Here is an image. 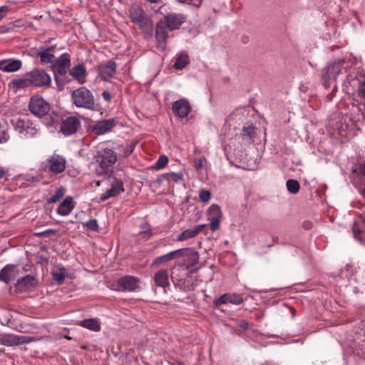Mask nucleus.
I'll use <instances>...</instances> for the list:
<instances>
[{
	"instance_id": "obj_1",
	"label": "nucleus",
	"mask_w": 365,
	"mask_h": 365,
	"mask_svg": "<svg viewBox=\"0 0 365 365\" xmlns=\"http://www.w3.org/2000/svg\"><path fill=\"white\" fill-rule=\"evenodd\" d=\"M129 16L133 24L138 26L145 38L153 35V24L148 15L138 4H133L129 9Z\"/></svg>"
},
{
	"instance_id": "obj_2",
	"label": "nucleus",
	"mask_w": 365,
	"mask_h": 365,
	"mask_svg": "<svg viewBox=\"0 0 365 365\" xmlns=\"http://www.w3.org/2000/svg\"><path fill=\"white\" fill-rule=\"evenodd\" d=\"M29 109L32 114L39 118L49 114L51 117L49 124L51 125L54 124L59 119V115L56 111L50 113V104L39 96L31 97L29 104Z\"/></svg>"
},
{
	"instance_id": "obj_3",
	"label": "nucleus",
	"mask_w": 365,
	"mask_h": 365,
	"mask_svg": "<svg viewBox=\"0 0 365 365\" xmlns=\"http://www.w3.org/2000/svg\"><path fill=\"white\" fill-rule=\"evenodd\" d=\"M71 99L77 108L93 110L95 100L92 92L86 87L78 88L71 93Z\"/></svg>"
},
{
	"instance_id": "obj_4",
	"label": "nucleus",
	"mask_w": 365,
	"mask_h": 365,
	"mask_svg": "<svg viewBox=\"0 0 365 365\" xmlns=\"http://www.w3.org/2000/svg\"><path fill=\"white\" fill-rule=\"evenodd\" d=\"M11 123L22 137L31 138L37 133L36 125L28 118H16L11 120Z\"/></svg>"
},
{
	"instance_id": "obj_5",
	"label": "nucleus",
	"mask_w": 365,
	"mask_h": 365,
	"mask_svg": "<svg viewBox=\"0 0 365 365\" xmlns=\"http://www.w3.org/2000/svg\"><path fill=\"white\" fill-rule=\"evenodd\" d=\"M344 69L341 62L338 59L328 64L322 71V79L326 87H329L331 83L335 81L337 76L342 73Z\"/></svg>"
},
{
	"instance_id": "obj_6",
	"label": "nucleus",
	"mask_w": 365,
	"mask_h": 365,
	"mask_svg": "<svg viewBox=\"0 0 365 365\" xmlns=\"http://www.w3.org/2000/svg\"><path fill=\"white\" fill-rule=\"evenodd\" d=\"M66 158L57 153H53L44 162L45 169L53 174H59L63 173L66 169Z\"/></svg>"
},
{
	"instance_id": "obj_7",
	"label": "nucleus",
	"mask_w": 365,
	"mask_h": 365,
	"mask_svg": "<svg viewBox=\"0 0 365 365\" xmlns=\"http://www.w3.org/2000/svg\"><path fill=\"white\" fill-rule=\"evenodd\" d=\"M29 77L31 86L36 87H43L50 85L51 82V76L43 69L36 68L27 73Z\"/></svg>"
},
{
	"instance_id": "obj_8",
	"label": "nucleus",
	"mask_w": 365,
	"mask_h": 365,
	"mask_svg": "<svg viewBox=\"0 0 365 365\" xmlns=\"http://www.w3.org/2000/svg\"><path fill=\"white\" fill-rule=\"evenodd\" d=\"M365 75L361 73H351L347 75L344 82V87L348 94H354L359 90Z\"/></svg>"
},
{
	"instance_id": "obj_9",
	"label": "nucleus",
	"mask_w": 365,
	"mask_h": 365,
	"mask_svg": "<svg viewBox=\"0 0 365 365\" xmlns=\"http://www.w3.org/2000/svg\"><path fill=\"white\" fill-rule=\"evenodd\" d=\"M81 122L76 116H68L63 119L60 126V133L68 136L76 133Z\"/></svg>"
},
{
	"instance_id": "obj_10",
	"label": "nucleus",
	"mask_w": 365,
	"mask_h": 365,
	"mask_svg": "<svg viewBox=\"0 0 365 365\" xmlns=\"http://www.w3.org/2000/svg\"><path fill=\"white\" fill-rule=\"evenodd\" d=\"M207 218L210 220V229L212 232L217 230L220 227L222 213L220 206L217 204L211 205L207 210Z\"/></svg>"
},
{
	"instance_id": "obj_11",
	"label": "nucleus",
	"mask_w": 365,
	"mask_h": 365,
	"mask_svg": "<svg viewBox=\"0 0 365 365\" xmlns=\"http://www.w3.org/2000/svg\"><path fill=\"white\" fill-rule=\"evenodd\" d=\"M31 341L30 337L12 334H0V344L6 346H17Z\"/></svg>"
},
{
	"instance_id": "obj_12",
	"label": "nucleus",
	"mask_w": 365,
	"mask_h": 365,
	"mask_svg": "<svg viewBox=\"0 0 365 365\" xmlns=\"http://www.w3.org/2000/svg\"><path fill=\"white\" fill-rule=\"evenodd\" d=\"M139 280L133 276H125L117 282L118 290L121 292H134L139 287Z\"/></svg>"
},
{
	"instance_id": "obj_13",
	"label": "nucleus",
	"mask_w": 365,
	"mask_h": 365,
	"mask_svg": "<svg viewBox=\"0 0 365 365\" xmlns=\"http://www.w3.org/2000/svg\"><path fill=\"white\" fill-rule=\"evenodd\" d=\"M116 63L113 61H108L101 63L98 67V76L102 81H109L116 71Z\"/></svg>"
},
{
	"instance_id": "obj_14",
	"label": "nucleus",
	"mask_w": 365,
	"mask_h": 365,
	"mask_svg": "<svg viewBox=\"0 0 365 365\" xmlns=\"http://www.w3.org/2000/svg\"><path fill=\"white\" fill-rule=\"evenodd\" d=\"M242 302L243 297L242 295L236 293H226L213 301V307L215 308H217L222 304H226L228 303L239 305Z\"/></svg>"
},
{
	"instance_id": "obj_15",
	"label": "nucleus",
	"mask_w": 365,
	"mask_h": 365,
	"mask_svg": "<svg viewBox=\"0 0 365 365\" xmlns=\"http://www.w3.org/2000/svg\"><path fill=\"white\" fill-rule=\"evenodd\" d=\"M352 233L354 239L365 245V212L359 217V221L352 227Z\"/></svg>"
},
{
	"instance_id": "obj_16",
	"label": "nucleus",
	"mask_w": 365,
	"mask_h": 365,
	"mask_svg": "<svg viewBox=\"0 0 365 365\" xmlns=\"http://www.w3.org/2000/svg\"><path fill=\"white\" fill-rule=\"evenodd\" d=\"M172 109L176 116L184 118L190 113L191 106L186 99L182 98L173 103Z\"/></svg>"
},
{
	"instance_id": "obj_17",
	"label": "nucleus",
	"mask_w": 365,
	"mask_h": 365,
	"mask_svg": "<svg viewBox=\"0 0 365 365\" xmlns=\"http://www.w3.org/2000/svg\"><path fill=\"white\" fill-rule=\"evenodd\" d=\"M124 192L123 182L122 180L115 179L114 182L111 185V187L106 190V192L102 194L100 199L102 202L106 200L115 197Z\"/></svg>"
},
{
	"instance_id": "obj_18",
	"label": "nucleus",
	"mask_w": 365,
	"mask_h": 365,
	"mask_svg": "<svg viewBox=\"0 0 365 365\" xmlns=\"http://www.w3.org/2000/svg\"><path fill=\"white\" fill-rule=\"evenodd\" d=\"M115 125L113 118L97 121L93 126L92 130L96 135H103L111 130Z\"/></svg>"
},
{
	"instance_id": "obj_19",
	"label": "nucleus",
	"mask_w": 365,
	"mask_h": 365,
	"mask_svg": "<svg viewBox=\"0 0 365 365\" xmlns=\"http://www.w3.org/2000/svg\"><path fill=\"white\" fill-rule=\"evenodd\" d=\"M168 29L172 31L178 29L184 22L185 17L181 14H169L162 19Z\"/></svg>"
},
{
	"instance_id": "obj_20",
	"label": "nucleus",
	"mask_w": 365,
	"mask_h": 365,
	"mask_svg": "<svg viewBox=\"0 0 365 365\" xmlns=\"http://www.w3.org/2000/svg\"><path fill=\"white\" fill-rule=\"evenodd\" d=\"M19 274V271L14 264H6L0 271V280L6 284L14 280Z\"/></svg>"
},
{
	"instance_id": "obj_21",
	"label": "nucleus",
	"mask_w": 365,
	"mask_h": 365,
	"mask_svg": "<svg viewBox=\"0 0 365 365\" xmlns=\"http://www.w3.org/2000/svg\"><path fill=\"white\" fill-rule=\"evenodd\" d=\"M117 157L114 151L110 149L103 150V153L98 156V161L103 170L111 166L116 162Z\"/></svg>"
},
{
	"instance_id": "obj_22",
	"label": "nucleus",
	"mask_w": 365,
	"mask_h": 365,
	"mask_svg": "<svg viewBox=\"0 0 365 365\" xmlns=\"http://www.w3.org/2000/svg\"><path fill=\"white\" fill-rule=\"evenodd\" d=\"M69 74L72 78L80 84H83L86 82L87 71L83 64H78L71 68Z\"/></svg>"
},
{
	"instance_id": "obj_23",
	"label": "nucleus",
	"mask_w": 365,
	"mask_h": 365,
	"mask_svg": "<svg viewBox=\"0 0 365 365\" xmlns=\"http://www.w3.org/2000/svg\"><path fill=\"white\" fill-rule=\"evenodd\" d=\"M206 227V224H202L195 226L192 229L185 230L178 235L177 240L180 242H183L188 239L193 238L196 237L199 233H200Z\"/></svg>"
},
{
	"instance_id": "obj_24",
	"label": "nucleus",
	"mask_w": 365,
	"mask_h": 365,
	"mask_svg": "<svg viewBox=\"0 0 365 365\" xmlns=\"http://www.w3.org/2000/svg\"><path fill=\"white\" fill-rule=\"evenodd\" d=\"M168 30H169L168 26L162 19L156 24L155 37L158 43L162 46L165 45L168 38Z\"/></svg>"
},
{
	"instance_id": "obj_25",
	"label": "nucleus",
	"mask_w": 365,
	"mask_h": 365,
	"mask_svg": "<svg viewBox=\"0 0 365 365\" xmlns=\"http://www.w3.org/2000/svg\"><path fill=\"white\" fill-rule=\"evenodd\" d=\"M71 64L70 56L65 53L61 55L56 61L54 66L59 74L63 75L66 73L67 68Z\"/></svg>"
},
{
	"instance_id": "obj_26",
	"label": "nucleus",
	"mask_w": 365,
	"mask_h": 365,
	"mask_svg": "<svg viewBox=\"0 0 365 365\" xmlns=\"http://www.w3.org/2000/svg\"><path fill=\"white\" fill-rule=\"evenodd\" d=\"M22 63L17 59H8L0 61V70L5 72H15L21 67Z\"/></svg>"
},
{
	"instance_id": "obj_27",
	"label": "nucleus",
	"mask_w": 365,
	"mask_h": 365,
	"mask_svg": "<svg viewBox=\"0 0 365 365\" xmlns=\"http://www.w3.org/2000/svg\"><path fill=\"white\" fill-rule=\"evenodd\" d=\"M76 324L92 331H99L101 328L100 321L97 318L86 319L78 321Z\"/></svg>"
},
{
	"instance_id": "obj_28",
	"label": "nucleus",
	"mask_w": 365,
	"mask_h": 365,
	"mask_svg": "<svg viewBox=\"0 0 365 365\" xmlns=\"http://www.w3.org/2000/svg\"><path fill=\"white\" fill-rule=\"evenodd\" d=\"M74 208L72 197H66L58 205L56 212L61 216L68 215Z\"/></svg>"
},
{
	"instance_id": "obj_29",
	"label": "nucleus",
	"mask_w": 365,
	"mask_h": 365,
	"mask_svg": "<svg viewBox=\"0 0 365 365\" xmlns=\"http://www.w3.org/2000/svg\"><path fill=\"white\" fill-rule=\"evenodd\" d=\"M189 252L185 255L184 266L186 269L194 267L199 261V254L192 248H188Z\"/></svg>"
},
{
	"instance_id": "obj_30",
	"label": "nucleus",
	"mask_w": 365,
	"mask_h": 365,
	"mask_svg": "<svg viewBox=\"0 0 365 365\" xmlns=\"http://www.w3.org/2000/svg\"><path fill=\"white\" fill-rule=\"evenodd\" d=\"M154 282L156 286L165 288L169 285L168 273L165 269L157 272L154 275Z\"/></svg>"
},
{
	"instance_id": "obj_31",
	"label": "nucleus",
	"mask_w": 365,
	"mask_h": 365,
	"mask_svg": "<svg viewBox=\"0 0 365 365\" xmlns=\"http://www.w3.org/2000/svg\"><path fill=\"white\" fill-rule=\"evenodd\" d=\"M52 49L53 47H40L38 56L43 63H49L53 61L54 55L51 53Z\"/></svg>"
},
{
	"instance_id": "obj_32",
	"label": "nucleus",
	"mask_w": 365,
	"mask_h": 365,
	"mask_svg": "<svg viewBox=\"0 0 365 365\" xmlns=\"http://www.w3.org/2000/svg\"><path fill=\"white\" fill-rule=\"evenodd\" d=\"M11 84L16 90L24 89L31 86L30 78L27 76V73L24 75V78L13 79Z\"/></svg>"
},
{
	"instance_id": "obj_33",
	"label": "nucleus",
	"mask_w": 365,
	"mask_h": 365,
	"mask_svg": "<svg viewBox=\"0 0 365 365\" xmlns=\"http://www.w3.org/2000/svg\"><path fill=\"white\" fill-rule=\"evenodd\" d=\"M36 284V279L30 274L20 278L17 281V284L23 288L29 289L35 287Z\"/></svg>"
},
{
	"instance_id": "obj_34",
	"label": "nucleus",
	"mask_w": 365,
	"mask_h": 365,
	"mask_svg": "<svg viewBox=\"0 0 365 365\" xmlns=\"http://www.w3.org/2000/svg\"><path fill=\"white\" fill-rule=\"evenodd\" d=\"M189 63V56L186 52H181L176 58L174 64L175 68L177 70L183 69Z\"/></svg>"
},
{
	"instance_id": "obj_35",
	"label": "nucleus",
	"mask_w": 365,
	"mask_h": 365,
	"mask_svg": "<svg viewBox=\"0 0 365 365\" xmlns=\"http://www.w3.org/2000/svg\"><path fill=\"white\" fill-rule=\"evenodd\" d=\"M341 62V66H343V68L345 71L348 68H350L353 66H355L358 64V59L356 56H353L352 54H349L346 56L344 59H338Z\"/></svg>"
},
{
	"instance_id": "obj_36",
	"label": "nucleus",
	"mask_w": 365,
	"mask_h": 365,
	"mask_svg": "<svg viewBox=\"0 0 365 365\" xmlns=\"http://www.w3.org/2000/svg\"><path fill=\"white\" fill-rule=\"evenodd\" d=\"M53 279L59 284H62L66 278V269L63 267H58L52 271Z\"/></svg>"
},
{
	"instance_id": "obj_37",
	"label": "nucleus",
	"mask_w": 365,
	"mask_h": 365,
	"mask_svg": "<svg viewBox=\"0 0 365 365\" xmlns=\"http://www.w3.org/2000/svg\"><path fill=\"white\" fill-rule=\"evenodd\" d=\"M169 178H171L173 180V181L175 182H178L182 180L183 173L182 172H178V173H173L172 172V173H165V174L161 175L159 177L158 180L162 181L163 179L168 180Z\"/></svg>"
},
{
	"instance_id": "obj_38",
	"label": "nucleus",
	"mask_w": 365,
	"mask_h": 365,
	"mask_svg": "<svg viewBox=\"0 0 365 365\" xmlns=\"http://www.w3.org/2000/svg\"><path fill=\"white\" fill-rule=\"evenodd\" d=\"M64 194H65V190L63 187L58 188L56 190L55 194L52 197H51L50 198H48L47 200V203L53 204V203L57 202L58 200H60L63 197Z\"/></svg>"
},
{
	"instance_id": "obj_39",
	"label": "nucleus",
	"mask_w": 365,
	"mask_h": 365,
	"mask_svg": "<svg viewBox=\"0 0 365 365\" xmlns=\"http://www.w3.org/2000/svg\"><path fill=\"white\" fill-rule=\"evenodd\" d=\"M286 185L287 190L292 194H296L299 190L300 185L296 180H288L286 182Z\"/></svg>"
},
{
	"instance_id": "obj_40",
	"label": "nucleus",
	"mask_w": 365,
	"mask_h": 365,
	"mask_svg": "<svg viewBox=\"0 0 365 365\" xmlns=\"http://www.w3.org/2000/svg\"><path fill=\"white\" fill-rule=\"evenodd\" d=\"M352 112H357V115L353 118V120L356 122L364 120V113L362 111V108L359 106L353 105L351 108Z\"/></svg>"
},
{
	"instance_id": "obj_41",
	"label": "nucleus",
	"mask_w": 365,
	"mask_h": 365,
	"mask_svg": "<svg viewBox=\"0 0 365 365\" xmlns=\"http://www.w3.org/2000/svg\"><path fill=\"white\" fill-rule=\"evenodd\" d=\"M168 157L164 155H160L159 157L158 160H157V162L155 163L154 168L156 170H161V169L165 168V166L168 165Z\"/></svg>"
},
{
	"instance_id": "obj_42",
	"label": "nucleus",
	"mask_w": 365,
	"mask_h": 365,
	"mask_svg": "<svg viewBox=\"0 0 365 365\" xmlns=\"http://www.w3.org/2000/svg\"><path fill=\"white\" fill-rule=\"evenodd\" d=\"M83 225L90 231L96 232L98 229V224L96 219L88 220L83 222Z\"/></svg>"
},
{
	"instance_id": "obj_43",
	"label": "nucleus",
	"mask_w": 365,
	"mask_h": 365,
	"mask_svg": "<svg viewBox=\"0 0 365 365\" xmlns=\"http://www.w3.org/2000/svg\"><path fill=\"white\" fill-rule=\"evenodd\" d=\"M140 233L146 235L148 237H152L153 231L150 225L147 222H144L140 225Z\"/></svg>"
},
{
	"instance_id": "obj_44",
	"label": "nucleus",
	"mask_w": 365,
	"mask_h": 365,
	"mask_svg": "<svg viewBox=\"0 0 365 365\" xmlns=\"http://www.w3.org/2000/svg\"><path fill=\"white\" fill-rule=\"evenodd\" d=\"M174 257H173V255L172 253V251L165 254V255H161V256H159L158 257L155 262L156 263H164V262H169L172 259H174Z\"/></svg>"
},
{
	"instance_id": "obj_45",
	"label": "nucleus",
	"mask_w": 365,
	"mask_h": 365,
	"mask_svg": "<svg viewBox=\"0 0 365 365\" xmlns=\"http://www.w3.org/2000/svg\"><path fill=\"white\" fill-rule=\"evenodd\" d=\"M199 198L202 202H207L211 199V193L207 190H200L199 191Z\"/></svg>"
},
{
	"instance_id": "obj_46",
	"label": "nucleus",
	"mask_w": 365,
	"mask_h": 365,
	"mask_svg": "<svg viewBox=\"0 0 365 365\" xmlns=\"http://www.w3.org/2000/svg\"><path fill=\"white\" fill-rule=\"evenodd\" d=\"M188 248L189 247L182 248V249L172 251L174 258L175 259L185 258V255H186V253L187 252H189Z\"/></svg>"
},
{
	"instance_id": "obj_47",
	"label": "nucleus",
	"mask_w": 365,
	"mask_h": 365,
	"mask_svg": "<svg viewBox=\"0 0 365 365\" xmlns=\"http://www.w3.org/2000/svg\"><path fill=\"white\" fill-rule=\"evenodd\" d=\"M206 162V158L204 156H202L199 158H196L194 160L195 168L197 171H200L202 169L205 163Z\"/></svg>"
},
{
	"instance_id": "obj_48",
	"label": "nucleus",
	"mask_w": 365,
	"mask_h": 365,
	"mask_svg": "<svg viewBox=\"0 0 365 365\" xmlns=\"http://www.w3.org/2000/svg\"><path fill=\"white\" fill-rule=\"evenodd\" d=\"M246 111L247 110L245 108L237 109L235 112H233L231 114L230 118L233 120H240L241 116H244Z\"/></svg>"
},
{
	"instance_id": "obj_49",
	"label": "nucleus",
	"mask_w": 365,
	"mask_h": 365,
	"mask_svg": "<svg viewBox=\"0 0 365 365\" xmlns=\"http://www.w3.org/2000/svg\"><path fill=\"white\" fill-rule=\"evenodd\" d=\"M237 327L238 331H245L247 330V329L249 327V324L247 322L242 320V321L239 322L237 324Z\"/></svg>"
},
{
	"instance_id": "obj_50",
	"label": "nucleus",
	"mask_w": 365,
	"mask_h": 365,
	"mask_svg": "<svg viewBox=\"0 0 365 365\" xmlns=\"http://www.w3.org/2000/svg\"><path fill=\"white\" fill-rule=\"evenodd\" d=\"M9 135L7 132L4 131L2 134L0 135V143H5L9 139Z\"/></svg>"
},
{
	"instance_id": "obj_51",
	"label": "nucleus",
	"mask_w": 365,
	"mask_h": 365,
	"mask_svg": "<svg viewBox=\"0 0 365 365\" xmlns=\"http://www.w3.org/2000/svg\"><path fill=\"white\" fill-rule=\"evenodd\" d=\"M359 94L364 98H365V76H364V80L362 81L359 88Z\"/></svg>"
},
{
	"instance_id": "obj_52",
	"label": "nucleus",
	"mask_w": 365,
	"mask_h": 365,
	"mask_svg": "<svg viewBox=\"0 0 365 365\" xmlns=\"http://www.w3.org/2000/svg\"><path fill=\"white\" fill-rule=\"evenodd\" d=\"M8 11H9V9L7 6H0V20L5 16V15L8 12Z\"/></svg>"
},
{
	"instance_id": "obj_53",
	"label": "nucleus",
	"mask_w": 365,
	"mask_h": 365,
	"mask_svg": "<svg viewBox=\"0 0 365 365\" xmlns=\"http://www.w3.org/2000/svg\"><path fill=\"white\" fill-rule=\"evenodd\" d=\"M102 97L106 101V102H109L110 101V99H111V96H110V93L109 91H104L103 93H102Z\"/></svg>"
},
{
	"instance_id": "obj_54",
	"label": "nucleus",
	"mask_w": 365,
	"mask_h": 365,
	"mask_svg": "<svg viewBox=\"0 0 365 365\" xmlns=\"http://www.w3.org/2000/svg\"><path fill=\"white\" fill-rule=\"evenodd\" d=\"M55 80L56 81L57 84V88L59 91H61L63 89V84L61 83H59L58 79L57 77L55 78Z\"/></svg>"
},
{
	"instance_id": "obj_55",
	"label": "nucleus",
	"mask_w": 365,
	"mask_h": 365,
	"mask_svg": "<svg viewBox=\"0 0 365 365\" xmlns=\"http://www.w3.org/2000/svg\"><path fill=\"white\" fill-rule=\"evenodd\" d=\"M244 131H247V134L250 136L254 131V128L249 126L248 128H244Z\"/></svg>"
},
{
	"instance_id": "obj_56",
	"label": "nucleus",
	"mask_w": 365,
	"mask_h": 365,
	"mask_svg": "<svg viewBox=\"0 0 365 365\" xmlns=\"http://www.w3.org/2000/svg\"><path fill=\"white\" fill-rule=\"evenodd\" d=\"M359 170L362 173V175L365 176V163L360 165Z\"/></svg>"
},
{
	"instance_id": "obj_57",
	"label": "nucleus",
	"mask_w": 365,
	"mask_h": 365,
	"mask_svg": "<svg viewBox=\"0 0 365 365\" xmlns=\"http://www.w3.org/2000/svg\"><path fill=\"white\" fill-rule=\"evenodd\" d=\"M202 0H197V2H195L193 3V5L196 7V8H199L202 4Z\"/></svg>"
},
{
	"instance_id": "obj_58",
	"label": "nucleus",
	"mask_w": 365,
	"mask_h": 365,
	"mask_svg": "<svg viewBox=\"0 0 365 365\" xmlns=\"http://www.w3.org/2000/svg\"><path fill=\"white\" fill-rule=\"evenodd\" d=\"M5 173L4 168L0 166V179L4 175Z\"/></svg>"
},
{
	"instance_id": "obj_59",
	"label": "nucleus",
	"mask_w": 365,
	"mask_h": 365,
	"mask_svg": "<svg viewBox=\"0 0 365 365\" xmlns=\"http://www.w3.org/2000/svg\"><path fill=\"white\" fill-rule=\"evenodd\" d=\"M173 365H185V364L182 361H178L175 364H174Z\"/></svg>"
},
{
	"instance_id": "obj_60",
	"label": "nucleus",
	"mask_w": 365,
	"mask_h": 365,
	"mask_svg": "<svg viewBox=\"0 0 365 365\" xmlns=\"http://www.w3.org/2000/svg\"><path fill=\"white\" fill-rule=\"evenodd\" d=\"M361 195L365 197V187L361 192Z\"/></svg>"
},
{
	"instance_id": "obj_61",
	"label": "nucleus",
	"mask_w": 365,
	"mask_h": 365,
	"mask_svg": "<svg viewBox=\"0 0 365 365\" xmlns=\"http://www.w3.org/2000/svg\"><path fill=\"white\" fill-rule=\"evenodd\" d=\"M189 290H192L194 289V286L192 284L190 286H188V288H187Z\"/></svg>"
}]
</instances>
